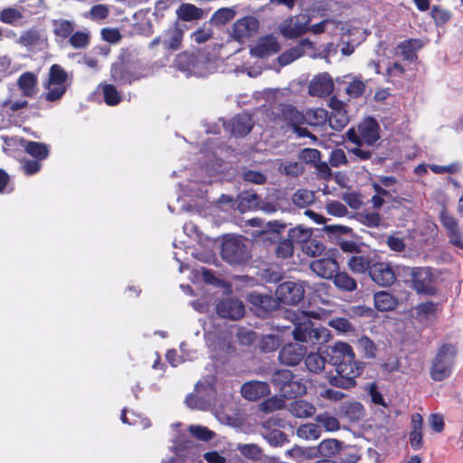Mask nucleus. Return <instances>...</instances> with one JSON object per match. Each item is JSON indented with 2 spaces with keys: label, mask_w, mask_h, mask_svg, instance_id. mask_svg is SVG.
I'll use <instances>...</instances> for the list:
<instances>
[{
  "label": "nucleus",
  "mask_w": 463,
  "mask_h": 463,
  "mask_svg": "<svg viewBox=\"0 0 463 463\" xmlns=\"http://www.w3.org/2000/svg\"><path fill=\"white\" fill-rule=\"evenodd\" d=\"M327 362L335 366L336 374L330 376L331 385L343 389H350L356 385L355 379L363 373L361 362L355 360V354L350 345L336 342L326 350Z\"/></svg>",
  "instance_id": "nucleus-1"
},
{
  "label": "nucleus",
  "mask_w": 463,
  "mask_h": 463,
  "mask_svg": "<svg viewBox=\"0 0 463 463\" xmlns=\"http://www.w3.org/2000/svg\"><path fill=\"white\" fill-rule=\"evenodd\" d=\"M293 338L299 343L321 345L330 340V333L325 327H314L310 318H321L318 312L308 311L293 315Z\"/></svg>",
  "instance_id": "nucleus-2"
},
{
  "label": "nucleus",
  "mask_w": 463,
  "mask_h": 463,
  "mask_svg": "<svg viewBox=\"0 0 463 463\" xmlns=\"http://www.w3.org/2000/svg\"><path fill=\"white\" fill-rule=\"evenodd\" d=\"M380 128L376 120L367 118L363 120L357 128H350L346 132V137L354 145L373 146L379 138Z\"/></svg>",
  "instance_id": "nucleus-3"
},
{
  "label": "nucleus",
  "mask_w": 463,
  "mask_h": 463,
  "mask_svg": "<svg viewBox=\"0 0 463 463\" xmlns=\"http://www.w3.org/2000/svg\"><path fill=\"white\" fill-rule=\"evenodd\" d=\"M455 354L456 349L452 345H444L439 349L430 368L433 380L442 381L450 375Z\"/></svg>",
  "instance_id": "nucleus-4"
},
{
  "label": "nucleus",
  "mask_w": 463,
  "mask_h": 463,
  "mask_svg": "<svg viewBox=\"0 0 463 463\" xmlns=\"http://www.w3.org/2000/svg\"><path fill=\"white\" fill-rule=\"evenodd\" d=\"M221 254L222 259L231 263L237 264L249 257L245 240L241 236H226L222 243Z\"/></svg>",
  "instance_id": "nucleus-5"
},
{
  "label": "nucleus",
  "mask_w": 463,
  "mask_h": 463,
  "mask_svg": "<svg viewBox=\"0 0 463 463\" xmlns=\"http://www.w3.org/2000/svg\"><path fill=\"white\" fill-rule=\"evenodd\" d=\"M306 283L300 280H288L279 284L275 291L277 303L296 305L305 296Z\"/></svg>",
  "instance_id": "nucleus-6"
},
{
  "label": "nucleus",
  "mask_w": 463,
  "mask_h": 463,
  "mask_svg": "<svg viewBox=\"0 0 463 463\" xmlns=\"http://www.w3.org/2000/svg\"><path fill=\"white\" fill-rule=\"evenodd\" d=\"M411 287L418 294L434 295L436 288L434 278L428 268H413L411 269Z\"/></svg>",
  "instance_id": "nucleus-7"
},
{
  "label": "nucleus",
  "mask_w": 463,
  "mask_h": 463,
  "mask_svg": "<svg viewBox=\"0 0 463 463\" xmlns=\"http://www.w3.org/2000/svg\"><path fill=\"white\" fill-rule=\"evenodd\" d=\"M66 72L59 65H52L50 69L49 81L46 86V99L51 101L59 99L65 92Z\"/></svg>",
  "instance_id": "nucleus-8"
},
{
  "label": "nucleus",
  "mask_w": 463,
  "mask_h": 463,
  "mask_svg": "<svg viewBox=\"0 0 463 463\" xmlns=\"http://www.w3.org/2000/svg\"><path fill=\"white\" fill-rule=\"evenodd\" d=\"M259 20L251 15L238 19L232 27L231 36L239 43H244L252 37L259 29Z\"/></svg>",
  "instance_id": "nucleus-9"
},
{
  "label": "nucleus",
  "mask_w": 463,
  "mask_h": 463,
  "mask_svg": "<svg viewBox=\"0 0 463 463\" xmlns=\"http://www.w3.org/2000/svg\"><path fill=\"white\" fill-rule=\"evenodd\" d=\"M311 18L305 14L296 15L286 19L279 25L283 36L292 39L307 32Z\"/></svg>",
  "instance_id": "nucleus-10"
},
{
  "label": "nucleus",
  "mask_w": 463,
  "mask_h": 463,
  "mask_svg": "<svg viewBox=\"0 0 463 463\" xmlns=\"http://www.w3.org/2000/svg\"><path fill=\"white\" fill-rule=\"evenodd\" d=\"M310 269L319 278L333 279L339 270V265L333 256L315 260L309 264Z\"/></svg>",
  "instance_id": "nucleus-11"
},
{
  "label": "nucleus",
  "mask_w": 463,
  "mask_h": 463,
  "mask_svg": "<svg viewBox=\"0 0 463 463\" xmlns=\"http://www.w3.org/2000/svg\"><path fill=\"white\" fill-rule=\"evenodd\" d=\"M216 311L222 317L236 320L244 316L245 307L241 300L227 298L218 303Z\"/></svg>",
  "instance_id": "nucleus-12"
},
{
  "label": "nucleus",
  "mask_w": 463,
  "mask_h": 463,
  "mask_svg": "<svg viewBox=\"0 0 463 463\" xmlns=\"http://www.w3.org/2000/svg\"><path fill=\"white\" fill-rule=\"evenodd\" d=\"M307 354V347L298 343L286 345L279 352V361L287 365H297Z\"/></svg>",
  "instance_id": "nucleus-13"
},
{
  "label": "nucleus",
  "mask_w": 463,
  "mask_h": 463,
  "mask_svg": "<svg viewBox=\"0 0 463 463\" xmlns=\"http://www.w3.org/2000/svg\"><path fill=\"white\" fill-rule=\"evenodd\" d=\"M251 226H257L260 228V232L253 233L256 237L260 235L263 241L275 239L285 228L286 224L274 221L263 223L261 220L253 218L248 221Z\"/></svg>",
  "instance_id": "nucleus-14"
},
{
  "label": "nucleus",
  "mask_w": 463,
  "mask_h": 463,
  "mask_svg": "<svg viewBox=\"0 0 463 463\" xmlns=\"http://www.w3.org/2000/svg\"><path fill=\"white\" fill-rule=\"evenodd\" d=\"M334 89V82L328 73H320L315 76L308 87V92L312 96L324 97L329 95Z\"/></svg>",
  "instance_id": "nucleus-15"
},
{
  "label": "nucleus",
  "mask_w": 463,
  "mask_h": 463,
  "mask_svg": "<svg viewBox=\"0 0 463 463\" xmlns=\"http://www.w3.org/2000/svg\"><path fill=\"white\" fill-rule=\"evenodd\" d=\"M269 386L266 382L250 381L241 387V396L248 401H257L269 394Z\"/></svg>",
  "instance_id": "nucleus-16"
},
{
  "label": "nucleus",
  "mask_w": 463,
  "mask_h": 463,
  "mask_svg": "<svg viewBox=\"0 0 463 463\" xmlns=\"http://www.w3.org/2000/svg\"><path fill=\"white\" fill-rule=\"evenodd\" d=\"M372 279L380 286H390L395 281V275L387 263H375L370 268Z\"/></svg>",
  "instance_id": "nucleus-17"
},
{
  "label": "nucleus",
  "mask_w": 463,
  "mask_h": 463,
  "mask_svg": "<svg viewBox=\"0 0 463 463\" xmlns=\"http://www.w3.org/2000/svg\"><path fill=\"white\" fill-rule=\"evenodd\" d=\"M279 46L275 37L268 35L259 39L250 53L256 57H265L279 52Z\"/></svg>",
  "instance_id": "nucleus-18"
},
{
  "label": "nucleus",
  "mask_w": 463,
  "mask_h": 463,
  "mask_svg": "<svg viewBox=\"0 0 463 463\" xmlns=\"http://www.w3.org/2000/svg\"><path fill=\"white\" fill-rule=\"evenodd\" d=\"M184 32L177 24L164 32L162 43L166 50L176 51L181 47Z\"/></svg>",
  "instance_id": "nucleus-19"
},
{
  "label": "nucleus",
  "mask_w": 463,
  "mask_h": 463,
  "mask_svg": "<svg viewBox=\"0 0 463 463\" xmlns=\"http://www.w3.org/2000/svg\"><path fill=\"white\" fill-rule=\"evenodd\" d=\"M45 39L43 37L40 32L35 29H29L24 31L17 40L19 44L23 45L29 51H33L43 45Z\"/></svg>",
  "instance_id": "nucleus-20"
},
{
  "label": "nucleus",
  "mask_w": 463,
  "mask_h": 463,
  "mask_svg": "<svg viewBox=\"0 0 463 463\" xmlns=\"http://www.w3.org/2000/svg\"><path fill=\"white\" fill-rule=\"evenodd\" d=\"M421 47L422 43L419 40H406L397 46L396 55L401 56L404 61H413L416 58L415 52Z\"/></svg>",
  "instance_id": "nucleus-21"
},
{
  "label": "nucleus",
  "mask_w": 463,
  "mask_h": 463,
  "mask_svg": "<svg viewBox=\"0 0 463 463\" xmlns=\"http://www.w3.org/2000/svg\"><path fill=\"white\" fill-rule=\"evenodd\" d=\"M17 85L24 96L32 97L37 91V77L33 72H24L18 78Z\"/></svg>",
  "instance_id": "nucleus-22"
},
{
  "label": "nucleus",
  "mask_w": 463,
  "mask_h": 463,
  "mask_svg": "<svg viewBox=\"0 0 463 463\" xmlns=\"http://www.w3.org/2000/svg\"><path fill=\"white\" fill-rule=\"evenodd\" d=\"M253 127V122L249 114L242 113L235 117L232 123V131L235 136H246Z\"/></svg>",
  "instance_id": "nucleus-23"
},
{
  "label": "nucleus",
  "mask_w": 463,
  "mask_h": 463,
  "mask_svg": "<svg viewBox=\"0 0 463 463\" xmlns=\"http://www.w3.org/2000/svg\"><path fill=\"white\" fill-rule=\"evenodd\" d=\"M288 411L297 418H309L316 413L315 406L304 400H297L289 404Z\"/></svg>",
  "instance_id": "nucleus-24"
},
{
  "label": "nucleus",
  "mask_w": 463,
  "mask_h": 463,
  "mask_svg": "<svg viewBox=\"0 0 463 463\" xmlns=\"http://www.w3.org/2000/svg\"><path fill=\"white\" fill-rule=\"evenodd\" d=\"M339 411L351 421L359 420L364 414L363 405L357 402H343L340 405Z\"/></svg>",
  "instance_id": "nucleus-25"
},
{
  "label": "nucleus",
  "mask_w": 463,
  "mask_h": 463,
  "mask_svg": "<svg viewBox=\"0 0 463 463\" xmlns=\"http://www.w3.org/2000/svg\"><path fill=\"white\" fill-rule=\"evenodd\" d=\"M342 449L343 442L335 439H324L316 447L317 457H332L338 454Z\"/></svg>",
  "instance_id": "nucleus-26"
},
{
  "label": "nucleus",
  "mask_w": 463,
  "mask_h": 463,
  "mask_svg": "<svg viewBox=\"0 0 463 463\" xmlns=\"http://www.w3.org/2000/svg\"><path fill=\"white\" fill-rule=\"evenodd\" d=\"M312 45L313 43L309 40H302L298 46L282 53L279 57V62L283 66L289 64L290 62L294 61L295 60L303 55L305 47L311 48Z\"/></svg>",
  "instance_id": "nucleus-27"
},
{
  "label": "nucleus",
  "mask_w": 463,
  "mask_h": 463,
  "mask_svg": "<svg viewBox=\"0 0 463 463\" xmlns=\"http://www.w3.org/2000/svg\"><path fill=\"white\" fill-rule=\"evenodd\" d=\"M422 418L415 413L411 417V431L410 433V442L414 449H419L422 446L421 434Z\"/></svg>",
  "instance_id": "nucleus-28"
},
{
  "label": "nucleus",
  "mask_w": 463,
  "mask_h": 463,
  "mask_svg": "<svg viewBox=\"0 0 463 463\" xmlns=\"http://www.w3.org/2000/svg\"><path fill=\"white\" fill-rule=\"evenodd\" d=\"M374 307L379 311H389L397 306L396 298L387 291H379L374 294Z\"/></svg>",
  "instance_id": "nucleus-29"
},
{
  "label": "nucleus",
  "mask_w": 463,
  "mask_h": 463,
  "mask_svg": "<svg viewBox=\"0 0 463 463\" xmlns=\"http://www.w3.org/2000/svg\"><path fill=\"white\" fill-rule=\"evenodd\" d=\"M321 427L316 423L302 424L296 430V435L304 440H317L321 437Z\"/></svg>",
  "instance_id": "nucleus-30"
},
{
  "label": "nucleus",
  "mask_w": 463,
  "mask_h": 463,
  "mask_svg": "<svg viewBox=\"0 0 463 463\" xmlns=\"http://www.w3.org/2000/svg\"><path fill=\"white\" fill-rule=\"evenodd\" d=\"M74 29L75 24L72 21L65 19H56L52 21L53 33L61 40H69Z\"/></svg>",
  "instance_id": "nucleus-31"
},
{
  "label": "nucleus",
  "mask_w": 463,
  "mask_h": 463,
  "mask_svg": "<svg viewBox=\"0 0 463 463\" xmlns=\"http://www.w3.org/2000/svg\"><path fill=\"white\" fill-rule=\"evenodd\" d=\"M203 14V10L192 4H183L176 10L177 17L185 22L199 20Z\"/></svg>",
  "instance_id": "nucleus-32"
},
{
  "label": "nucleus",
  "mask_w": 463,
  "mask_h": 463,
  "mask_svg": "<svg viewBox=\"0 0 463 463\" xmlns=\"http://www.w3.org/2000/svg\"><path fill=\"white\" fill-rule=\"evenodd\" d=\"M249 302L265 311L271 310L277 307V301L270 296L262 295L257 292H252L248 296Z\"/></svg>",
  "instance_id": "nucleus-33"
},
{
  "label": "nucleus",
  "mask_w": 463,
  "mask_h": 463,
  "mask_svg": "<svg viewBox=\"0 0 463 463\" xmlns=\"http://www.w3.org/2000/svg\"><path fill=\"white\" fill-rule=\"evenodd\" d=\"M24 9L23 7H7L0 11V21L2 23L16 25L24 18Z\"/></svg>",
  "instance_id": "nucleus-34"
},
{
  "label": "nucleus",
  "mask_w": 463,
  "mask_h": 463,
  "mask_svg": "<svg viewBox=\"0 0 463 463\" xmlns=\"http://www.w3.org/2000/svg\"><path fill=\"white\" fill-rule=\"evenodd\" d=\"M236 15L233 7H223L213 13L210 19V23L215 26H221L232 21Z\"/></svg>",
  "instance_id": "nucleus-35"
},
{
  "label": "nucleus",
  "mask_w": 463,
  "mask_h": 463,
  "mask_svg": "<svg viewBox=\"0 0 463 463\" xmlns=\"http://www.w3.org/2000/svg\"><path fill=\"white\" fill-rule=\"evenodd\" d=\"M24 150L38 160L45 159L49 155L47 145L39 142L27 141L24 145Z\"/></svg>",
  "instance_id": "nucleus-36"
},
{
  "label": "nucleus",
  "mask_w": 463,
  "mask_h": 463,
  "mask_svg": "<svg viewBox=\"0 0 463 463\" xmlns=\"http://www.w3.org/2000/svg\"><path fill=\"white\" fill-rule=\"evenodd\" d=\"M286 453L297 461H302L307 458H313L317 457L316 447L303 448L300 446H295L292 449L287 450Z\"/></svg>",
  "instance_id": "nucleus-37"
},
{
  "label": "nucleus",
  "mask_w": 463,
  "mask_h": 463,
  "mask_svg": "<svg viewBox=\"0 0 463 463\" xmlns=\"http://www.w3.org/2000/svg\"><path fill=\"white\" fill-rule=\"evenodd\" d=\"M439 311L438 304L434 302H425L416 307L417 317L421 321L432 319Z\"/></svg>",
  "instance_id": "nucleus-38"
},
{
  "label": "nucleus",
  "mask_w": 463,
  "mask_h": 463,
  "mask_svg": "<svg viewBox=\"0 0 463 463\" xmlns=\"http://www.w3.org/2000/svg\"><path fill=\"white\" fill-rule=\"evenodd\" d=\"M293 377L292 372L288 369L278 370L273 373L271 382L282 393L284 392V388L288 387Z\"/></svg>",
  "instance_id": "nucleus-39"
},
{
  "label": "nucleus",
  "mask_w": 463,
  "mask_h": 463,
  "mask_svg": "<svg viewBox=\"0 0 463 463\" xmlns=\"http://www.w3.org/2000/svg\"><path fill=\"white\" fill-rule=\"evenodd\" d=\"M333 279L335 287L341 290L353 291L357 287L355 280L345 272L337 271Z\"/></svg>",
  "instance_id": "nucleus-40"
},
{
  "label": "nucleus",
  "mask_w": 463,
  "mask_h": 463,
  "mask_svg": "<svg viewBox=\"0 0 463 463\" xmlns=\"http://www.w3.org/2000/svg\"><path fill=\"white\" fill-rule=\"evenodd\" d=\"M291 200L296 206L305 208L314 202L315 194L307 189H299L293 194Z\"/></svg>",
  "instance_id": "nucleus-41"
},
{
  "label": "nucleus",
  "mask_w": 463,
  "mask_h": 463,
  "mask_svg": "<svg viewBox=\"0 0 463 463\" xmlns=\"http://www.w3.org/2000/svg\"><path fill=\"white\" fill-rule=\"evenodd\" d=\"M312 236V230L298 225L288 231V240L292 243H305Z\"/></svg>",
  "instance_id": "nucleus-42"
},
{
  "label": "nucleus",
  "mask_w": 463,
  "mask_h": 463,
  "mask_svg": "<svg viewBox=\"0 0 463 463\" xmlns=\"http://www.w3.org/2000/svg\"><path fill=\"white\" fill-rule=\"evenodd\" d=\"M305 117L307 123L312 126H320L328 120L327 111L320 108L307 110Z\"/></svg>",
  "instance_id": "nucleus-43"
},
{
  "label": "nucleus",
  "mask_w": 463,
  "mask_h": 463,
  "mask_svg": "<svg viewBox=\"0 0 463 463\" xmlns=\"http://www.w3.org/2000/svg\"><path fill=\"white\" fill-rule=\"evenodd\" d=\"M316 421L328 432L336 431L340 429L338 420L326 412L317 415L316 417Z\"/></svg>",
  "instance_id": "nucleus-44"
},
{
  "label": "nucleus",
  "mask_w": 463,
  "mask_h": 463,
  "mask_svg": "<svg viewBox=\"0 0 463 463\" xmlns=\"http://www.w3.org/2000/svg\"><path fill=\"white\" fill-rule=\"evenodd\" d=\"M68 42L74 49H84L90 43V32L86 29L73 32Z\"/></svg>",
  "instance_id": "nucleus-45"
},
{
  "label": "nucleus",
  "mask_w": 463,
  "mask_h": 463,
  "mask_svg": "<svg viewBox=\"0 0 463 463\" xmlns=\"http://www.w3.org/2000/svg\"><path fill=\"white\" fill-rule=\"evenodd\" d=\"M259 206V197L253 193H244L239 197L238 209L243 213Z\"/></svg>",
  "instance_id": "nucleus-46"
},
{
  "label": "nucleus",
  "mask_w": 463,
  "mask_h": 463,
  "mask_svg": "<svg viewBox=\"0 0 463 463\" xmlns=\"http://www.w3.org/2000/svg\"><path fill=\"white\" fill-rule=\"evenodd\" d=\"M305 364L310 372L320 373L325 368L326 358L317 353H311L306 357Z\"/></svg>",
  "instance_id": "nucleus-47"
},
{
  "label": "nucleus",
  "mask_w": 463,
  "mask_h": 463,
  "mask_svg": "<svg viewBox=\"0 0 463 463\" xmlns=\"http://www.w3.org/2000/svg\"><path fill=\"white\" fill-rule=\"evenodd\" d=\"M279 171L286 175L298 176L303 173L304 167L298 162L279 161Z\"/></svg>",
  "instance_id": "nucleus-48"
},
{
  "label": "nucleus",
  "mask_w": 463,
  "mask_h": 463,
  "mask_svg": "<svg viewBox=\"0 0 463 463\" xmlns=\"http://www.w3.org/2000/svg\"><path fill=\"white\" fill-rule=\"evenodd\" d=\"M348 267L354 273H364L372 267L367 258L364 256H353L348 260Z\"/></svg>",
  "instance_id": "nucleus-49"
},
{
  "label": "nucleus",
  "mask_w": 463,
  "mask_h": 463,
  "mask_svg": "<svg viewBox=\"0 0 463 463\" xmlns=\"http://www.w3.org/2000/svg\"><path fill=\"white\" fill-rule=\"evenodd\" d=\"M111 76L118 83H130L133 78L126 71L122 61L116 62L111 67Z\"/></svg>",
  "instance_id": "nucleus-50"
},
{
  "label": "nucleus",
  "mask_w": 463,
  "mask_h": 463,
  "mask_svg": "<svg viewBox=\"0 0 463 463\" xmlns=\"http://www.w3.org/2000/svg\"><path fill=\"white\" fill-rule=\"evenodd\" d=\"M348 116L345 110L340 112H331L328 116V122L330 127L335 130H341L348 124Z\"/></svg>",
  "instance_id": "nucleus-51"
},
{
  "label": "nucleus",
  "mask_w": 463,
  "mask_h": 463,
  "mask_svg": "<svg viewBox=\"0 0 463 463\" xmlns=\"http://www.w3.org/2000/svg\"><path fill=\"white\" fill-rule=\"evenodd\" d=\"M303 252L310 257H317L321 255L325 250L324 244L317 240L307 241L302 246Z\"/></svg>",
  "instance_id": "nucleus-52"
},
{
  "label": "nucleus",
  "mask_w": 463,
  "mask_h": 463,
  "mask_svg": "<svg viewBox=\"0 0 463 463\" xmlns=\"http://www.w3.org/2000/svg\"><path fill=\"white\" fill-rule=\"evenodd\" d=\"M102 88L104 100L109 106H115L118 104L121 100V98L115 88V86L111 84H103L100 85Z\"/></svg>",
  "instance_id": "nucleus-53"
},
{
  "label": "nucleus",
  "mask_w": 463,
  "mask_h": 463,
  "mask_svg": "<svg viewBox=\"0 0 463 463\" xmlns=\"http://www.w3.org/2000/svg\"><path fill=\"white\" fill-rule=\"evenodd\" d=\"M357 347L367 358H373L376 354V346L374 343L367 336L360 337L357 342Z\"/></svg>",
  "instance_id": "nucleus-54"
},
{
  "label": "nucleus",
  "mask_w": 463,
  "mask_h": 463,
  "mask_svg": "<svg viewBox=\"0 0 463 463\" xmlns=\"http://www.w3.org/2000/svg\"><path fill=\"white\" fill-rule=\"evenodd\" d=\"M306 392V386L299 381L294 380V377L290 381L288 387L284 388L282 395L288 398L301 395Z\"/></svg>",
  "instance_id": "nucleus-55"
},
{
  "label": "nucleus",
  "mask_w": 463,
  "mask_h": 463,
  "mask_svg": "<svg viewBox=\"0 0 463 463\" xmlns=\"http://www.w3.org/2000/svg\"><path fill=\"white\" fill-rule=\"evenodd\" d=\"M327 213L335 217H344L348 213L347 208L340 202L329 201L326 204Z\"/></svg>",
  "instance_id": "nucleus-56"
},
{
  "label": "nucleus",
  "mask_w": 463,
  "mask_h": 463,
  "mask_svg": "<svg viewBox=\"0 0 463 463\" xmlns=\"http://www.w3.org/2000/svg\"><path fill=\"white\" fill-rule=\"evenodd\" d=\"M328 326L340 333H348L354 330L352 324L344 317L333 318L328 322Z\"/></svg>",
  "instance_id": "nucleus-57"
},
{
  "label": "nucleus",
  "mask_w": 463,
  "mask_h": 463,
  "mask_svg": "<svg viewBox=\"0 0 463 463\" xmlns=\"http://www.w3.org/2000/svg\"><path fill=\"white\" fill-rule=\"evenodd\" d=\"M365 89V84L359 79H354L347 85L345 91L353 98H357L363 95Z\"/></svg>",
  "instance_id": "nucleus-58"
},
{
  "label": "nucleus",
  "mask_w": 463,
  "mask_h": 463,
  "mask_svg": "<svg viewBox=\"0 0 463 463\" xmlns=\"http://www.w3.org/2000/svg\"><path fill=\"white\" fill-rule=\"evenodd\" d=\"M293 252L294 246L288 239L281 241L276 248V254L281 259L291 257Z\"/></svg>",
  "instance_id": "nucleus-59"
},
{
  "label": "nucleus",
  "mask_w": 463,
  "mask_h": 463,
  "mask_svg": "<svg viewBox=\"0 0 463 463\" xmlns=\"http://www.w3.org/2000/svg\"><path fill=\"white\" fill-rule=\"evenodd\" d=\"M284 407V401L278 397H272L262 403H260V408L264 412H271L276 410L282 409Z\"/></svg>",
  "instance_id": "nucleus-60"
},
{
  "label": "nucleus",
  "mask_w": 463,
  "mask_h": 463,
  "mask_svg": "<svg viewBox=\"0 0 463 463\" xmlns=\"http://www.w3.org/2000/svg\"><path fill=\"white\" fill-rule=\"evenodd\" d=\"M189 430L193 436L204 441L212 439L214 436V433L206 427L199 425H191Z\"/></svg>",
  "instance_id": "nucleus-61"
},
{
  "label": "nucleus",
  "mask_w": 463,
  "mask_h": 463,
  "mask_svg": "<svg viewBox=\"0 0 463 463\" xmlns=\"http://www.w3.org/2000/svg\"><path fill=\"white\" fill-rule=\"evenodd\" d=\"M320 152L315 148H305L302 149L298 154L300 160L306 163L314 164H317L320 160Z\"/></svg>",
  "instance_id": "nucleus-62"
},
{
  "label": "nucleus",
  "mask_w": 463,
  "mask_h": 463,
  "mask_svg": "<svg viewBox=\"0 0 463 463\" xmlns=\"http://www.w3.org/2000/svg\"><path fill=\"white\" fill-rule=\"evenodd\" d=\"M238 449L242 455L252 459H256L260 457L261 451L255 444H239Z\"/></svg>",
  "instance_id": "nucleus-63"
},
{
  "label": "nucleus",
  "mask_w": 463,
  "mask_h": 463,
  "mask_svg": "<svg viewBox=\"0 0 463 463\" xmlns=\"http://www.w3.org/2000/svg\"><path fill=\"white\" fill-rule=\"evenodd\" d=\"M266 439L272 446H281L288 441L287 435L279 430L269 431Z\"/></svg>",
  "instance_id": "nucleus-64"
}]
</instances>
